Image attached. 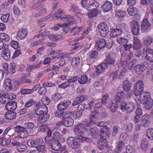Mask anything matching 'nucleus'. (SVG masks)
<instances>
[{
    "label": "nucleus",
    "instance_id": "51",
    "mask_svg": "<svg viewBox=\"0 0 153 153\" xmlns=\"http://www.w3.org/2000/svg\"><path fill=\"white\" fill-rule=\"evenodd\" d=\"M118 69L117 70L115 71L110 73L109 75V77H112L113 80L115 79L118 77V71H119V67L118 66Z\"/></svg>",
    "mask_w": 153,
    "mask_h": 153
},
{
    "label": "nucleus",
    "instance_id": "29",
    "mask_svg": "<svg viewBox=\"0 0 153 153\" xmlns=\"http://www.w3.org/2000/svg\"><path fill=\"white\" fill-rule=\"evenodd\" d=\"M112 7V4L110 2L108 1L105 2L102 6V8L105 12H108L111 10Z\"/></svg>",
    "mask_w": 153,
    "mask_h": 153
},
{
    "label": "nucleus",
    "instance_id": "9",
    "mask_svg": "<svg viewBox=\"0 0 153 153\" xmlns=\"http://www.w3.org/2000/svg\"><path fill=\"white\" fill-rule=\"evenodd\" d=\"M148 63L145 62L141 65H137L134 66V69L137 74H140L147 67Z\"/></svg>",
    "mask_w": 153,
    "mask_h": 153
},
{
    "label": "nucleus",
    "instance_id": "11",
    "mask_svg": "<svg viewBox=\"0 0 153 153\" xmlns=\"http://www.w3.org/2000/svg\"><path fill=\"white\" fill-rule=\"evenodd\" d=\"M141 30L143 33H147L151 28V24L147 19H145L142 21L141 25Z\"/></svg>",
    "mask_w": 153,
    "mask_h": 153
},
{
    "label": "nucleus",
    "instance_id": "17",
    "mask_svg": "<svg viewBox=\"0 0 153 153\" xmlns=\"http://www.w3.org/2000/svg\"><path fill=\"white\" fill-rule=\"evenodd\" d=\"M27 31L25 28L19 30L16 36L18 39H25L27 36Z\"/></svg>",
    "mask_w": 153,
    "mask_h": 153
},
{
    "label": "nucleus",
    "instance_id": "2",
    "mask_svg": "<svg viewBox=\"0 0 153 153\" xmlns=\"http://www.w3.org/2000/svg\"><path fill=\"white\" fill-rule=\"evenodd\" d=\"M126 27V24L121 23L116 26L115 27L111 28L110 30L111 37L114 38L121 35L123 33Z\"/></svg>",
    "mask_w": 153,
    "mask_h": 153
},
{
    "label": "nucleus",
    "instance_id": "25",
    "mask_svg": "<svg viewBox=\"0 0 153 153\" xmlns=\"http://www.w3.org/2000/svg\"><path fill=\"white\" fill-rule=\"evenodd\" d=\"M96 45L98 46V50L103 49L106 46V41L104 39H98L96 42Z\"/></svg>",
    "mask_w": 153,
    "mask_h": 153
},
{
    "label": "nucleus",
    "instance_id": "15",
    "mask_svg": "<svg viewBox=\"0 0 153 153\" xmlns=\"http://www.w3.org/2000/svg\"><path fill=\"white\" fill-rule=\"evenodd\" d=\"M67 142L68 144L74 149H76L78 146V142L73 137H69L67 139Z\"/></svg>",
    "mask_w": 153,
    "mask_h": 153
},
{
    "label": "nucleus",
    "instance_id": "57",
    "mask_svg": "<svg viewBox=\"0 0 153 153\" xmlns=\"http://www.w3.org/2000/svg\"><path fill=\"white\" fill-rule=\"evenodd\" d=\"M10 45L15 49H17L20 47L19 43L16 41H12L10 42Z\"/></svg>",
    "mask_w": 153,
    "mask_h": 153
},
{
    "label": "nucleus",
    "instance_id": "23",
    "mask_svg": "<svg viewBox=\"0 0 153 153\" xmlns=\"http://www.w3.org/2000/svg\"><path fill=\"white\" fill-rule=\"evenodd\" d=\"M133 40V43L132 45L133 48L136 50L140 49L141 47L140 40L136 37H134Z\"/></svg>",
    "mask_w": 153,
    "mask_h": 153
},
{
    "label": "nucleus",
    "instance_id": "49",
    "mask_svg": "<svg viewBox=\"0 0 153 153\" xmlns=\"http://www.w3.org/2000/svg\"><path fill=\"white\" fill-rule=\"evenodd\" d=\"M0 39L7 42L9 41L10 37L6 34L0 33Z\"/></svg>",
    "mask_w": 153,
    "mask_h": 153
},
{
    "label": "nucleus",
    "instance_id": "19",
    "mask_svg": "<svg viewBox=\"0 0 153 153\" xmlns=\"http://www.w3.org/2000/svg\"><path fill=\"white\" fill-rule=\"evenodd\" d=\"M118 102L115 100H112L108 104V108L111 110L112 112H115L118 108Z\"/></svg>",
    "mask_w": 153,
    "mask_h": 153
},
{
    "label": "nucleus",
    "instance_id": "36",
    "mask_svg": "<svg viewBox=\"0 0 153 153\" xmlns=\"http://www.w3.org/2000/svg\"><path fill=\"white\" fill-rule=\"evenodd\" d=\"M62 137L60 133L57 131H55L53 134V138L50 140H54L56 141H59Z\"/></svg>",
    "mask_w": 153,
    "mask_h": 153
},
{
    "label": "nucleus",
    "instance_id": "31",
    "mask_svg": "<svg viewBox=\"0 0 153 153\" xmlns=\"http://www.w3.org/2000/svg\"><path fill=\"white\" fill-rule=\"evenodd\" d=\"M147 101H144V102L141 103L144 105V107L146 110H150L153 105V100L152 99L148 100Z\"/></svg>",
    "mask_w": 153,
    "mask_h": 153
},
{
    "label": "nucleus",
    "instance_id": "50",
    "mask_svg": "<svg viewBox=\"0 0 153 153\" xmlns=\"http://www.w3.org/2000/svg\"><path fill=\"white\" fill-rule=\"evenodd\" d=\"M74 131L75 136L77 138V137H79L82 136L84 133L82 130L76 129L74 128Z\"/></svg>",
    "mask_w": 153,
    "mask_h": 153
},
{
    "label": "nucleus",
    "instance_id": "33",
    "mask_svg": "<svg viewBox=\"0 0 153 153\" xmlns=\"http://www.w3.org/2000/svg\"><path fill=\"white\" fill-rule=\"evenodd\" d=\"M50 115L47 113L44 114L41 116H40L38 119V121L40 123H43L46 122L49 119Z\"/></svg>",
    "mask_w": 153,
    "mask_h": 153
},
{
    "label": "nucleus",
    "instance_id": "34",
    "mask_svg": "<svg viewBox=\"0 0 153 153\" xmlns=\"http://www.w3.org/2000/svg\"><path fill=\"white\" fill-rule=\"evenodd\" d=\"M87 80V76L85 74H83L81 76L78 77V82L80 84H84L86 83Z\"/></svg>",
    "mask_w": 153,
    "mask_h": 153
},
{
    "label": "nucleus",
    "instance_id": "26",
    "mask_svg": "<svg viewBox=\"0 0 153 153\" xmlns=\"http://www.w3.org/2000/svg\"><path fill=\"white\" fill-rule=\"evenodd\" d=\"M99 3L96 2H89L86 9L90 11L92 10H98L97 8L99 7Z\"/></svg>",
    "mask_w": 153,
    "mask_h": 153
},
{
    "label": "nucleus",
    "instance_id": "14",
    "mask_svg": "<svg viewBox=\"0 0 153 153\" xmlns=\"http://www.w3.org/2000/svg\"><path fill=\"white\" fill-rule=\"evenodd\" d=\"M90 124H95L96 120L99 117L100 114L98 111H94L91 112L89 114Z\"/></svg>",
    "mask_w": 153,
    "mask_h": 153
},
{
    "label": "nucleus",
    "instance_id": "27",
    "mask_svg": "<svg viewBox=\"0 0 153 153\" xmlns=\"http://www.w3.org/2000/svg\"><path fill=\"white\" fill-rule=\"evenodd\" d=\"M3 52L1 53V56L6 60L7 61L10 59V51L8 48H5Z\"/></svg>",
    "mask_w": 153,
    "mask_h": 153
},
{
    "label": "nucleus",
    "instance_id": "62",
    "mask_svg": "<svg viewBox=\"0 0 153 153\" xmlns=\"http://www.w3.org/2000/svg\"><path fill=\"white\" fill-rule=\"evenodd\" d=\"M26 146L25 145L21 143L20 145L18 147L17 150L19 152H22L26 149Z\"/></svg>",
    "mask_w": 153,
    "mask_h": 153
},
{
    "label": "nucleus",
    "instance_id": "13",
    "mask_svg": "<svg viewBox=\"0 0 153 153\" xmlns=\"http://www.w3.org/2000/svg\"><path fill=\"white\" fill-rule=\"evenodd\" d=\"M125 96L124 92L122 90L118 88L117 89V92L115 94L114 100L118 102H122L123 101V99Z\"/></svg>",
    "mask_w": 153,
    "mask_h": 153
},
{
    "label": "nucleus",
    "instance_id": "28",
    "mask_svg": "<svg viewBox=\"0 0 153 153\" xmlns=\"http://www.w3.org/2000/svg\"><path fill=\"white\" fill-rule=\"evenodd\" d=\"M132 83L128 80H125L123 82V87L125 91H130L132 87Z\"/></svg>",
    "mask_w": 153,
    "mask_h": 153
},
{
    "label": "nucleus",
    "instance_id": "59",
    "mask_svg": "<svg viewBox=\"0 0 153 153\" xmlns=\"http://www.w3.org/2000/svg\"><path fill=\"white\" fill-rule=\"evenodd\" d=\"M110 129L109 127L108 126H104V127L100 128V133L101 132L102 133L100 135H104V133L106 134L108 132V130Z\"/></svg>",
    "mask_w": 153,
    "mask_h": 153
},
{
    "label": "nucleus",
    "instance_id": "54",
    "mask_svg": "<svg viewBox=\"0 0 153 153\" xmlns=\"http://www.w3.org/2000/svg\"><path fill=\"white\" fill-rule=\"evenodd\" d=\"M120 103V106L121 110L123 111H124L126 110L127 109V104L126 102L124 101H122V102H119Z\"/></svg>",
    "mask_w": 153,
    "mask_h": 153
},
{
    "label": "nucleus",
    "instance_id": "38",
    "mask_svg": "<svg viewBox=\"0 0 153 153\" xmlns=\"http://www.w3.org/2000/svg\"><path fill=\"white\" fill-rule=\"evenodd\" d=\"M80 64V59L78 57L74 58L72 60L71 64L75 69Z\"/></svg>",
    "mask_w": 153,
    "mask_h": 153
},
{
    "label": "nucleus",
    "instance_id": "56",
    "mask_svg": "<svg viewBox=\"0 0 153 153\" xmlns=\"http://www.w3.org/2000/svg\"><path fill=\"white\" fill-rule=\"evenodd\" d=\"M126 151L125 153H134L135 150L133 146L129 145L126 147Z\"/></svg>",
    "mask_w": 153,
    "mask_h": 153
},
{
    "label": "nucleus",
    "instance_id": "24",
    "mask_svg": "<svg viewBox=\"0 0 153 153\" xmlns=\"http://www.w3.org/2000/svg\"><path fill=\"white\" fill-rule=\"evenodd\" d=\"M16 116V113L13 111H8L4 114L5 118L8 120H12L14 119Z\"/></svg>",
    "mask_w": 153,
    "mask_h": 153
},
{
    "label": "nucleus",
    "instance_id": "45",
    "mask_svg": "<svg viewBox=\"0 0 153 153\" xmlns=\"http://www.w3.org/2000/svg\"><path fill=\"white\" fill-rule=\"evenodd\" d=\"M126 13L125 11L119 10L117 11L115 13V16L118 18H123L126 15Z\"/></svg>",
    "mask_w": 153,
    "mask_h": 153
},
{
    "label": "nucleus",
    "instance_id": "41",
    "mask_svg": "<svg viewBox=\"0 0 153 153\" xmlns=\"http://www.w3.org/2000/svg\"><path fill=\"white\" fill-rule=\"evenodd\" d=\"M91 11L87 13V15L89 18H91L97 16L98 15V10H92Z\"/></svg>",
    "mask_w": 153,
    "mask_h": 153
},
{
    "label": "nucleus",
    "instance_id": "4",
    "mask_svg": "<svg viewBox=\"0 0 153 153\" xmlns=\"http://www.w3.org/2000/svg\"><path fill=\"white\" fill-rule=\"evenodd\" d=\"M45 141L46 143H48L49 147L54 151H59L61 149L64 150L65 149V146L63 148L61 147V144L59 141L50 140L48 137H47L45 138Z\"/></svg>",
    "mask_w": 153,
    "mask_h": 153
},
{
    "label": "nucleus",
    "instance_id": "20",
    "mask_svg": "<svg viewBox=\"0 0 153 153\" xmlns=\"http://www.w3.org/2000/svg\"><path fill=\"white\" fill-rule=\"evenodd\" d=\"M152 99L151 98V94L149 92H143L140 96V100L141 103L144 102V101Z\"/></svg>",
    "mask_w": 153,
    "mask_h": 153
},
{
    "label": "nucleus",
    "instance_id": "42",
    "mask_svg": "<svg viewBox=\"0 0 153 153\" xmlns=\"http://www.w3.org/2000/svg\"><path fill=\"white\" fill-rule=\"evenodd\" d=\"M149 145V143L148 140L146 139H143L141 144V148L144 150H146Z\"/></svg>",
    "mask_w": 153,
    "mask_h": 153
},
{
    "label": "nucleus",
    "instance_id": "8",
    "mask_svg": "<svg viewBox=\"0 0 153 153\" xmlns=\"http://www.w3.org/2000/svg\"><path fill=\"white\" fill-rule=\"evenodd\" d=\"M130 27L133 34L137 36L140 34V25L137 21H133L130 22Z\"/></svg>",
    "mask_w": 153,
    "mask_h": 153
},
{
    "label": "nucleus",
    "instance_id": "58",
    "mask_svg": "<svg viewBox=\"0 0 153 153\" xmlns=\"http://www.w3.org/2000/svg\"><path fill=\"white\" fill-rule=\"evenodd\" d=\"M109 96L107 94L103 95L101 103L103 105L107 104L108 102V99L109 98Z\"/></svg>",
    "mask_w": 153,
    "mask_h": 153
},
{
    "label": "nucleus",
    "instance_id": "21",
    "mask_svg": "<svg viewBox=\"0 0 153 153\" xmlns=\"http://www.w3.org/2000/svg\"><path fill=\"white\" fill-rule=\"evenodd\" d=\"M17 106V103L13 100H11L7 103L5 106V109L7 111H13L16 108Z\"/></svg>",
    "mask_w": 153,
    "mask_h": 153
},
{
    "label": "nucleus",
    "instance_id": "30",
    "mask_svg": "<svg viewBox=\"0 0 153 153\" xmlns=\"http://www.w3.org/2000/svg\"><path fill=\"white\" fill-rule=\"evenodd\" d=\"M71 22L69 21L68 22L66 23H65L63 24H58L57 25L60 27H64L62 28V30L63 32L65 33H66L70 30V27H67L69 26V24Z\"/></svg>",
    "mask_w": 153,
    "mask_h": 153
},
{
    "label": "nucleus",
    "instance_id": "60",
    "mask_svg": "<svg viewBox=\"0 0 153 153\" xmlns=\"http://www.w3.org/2000/svg\"><path fill=\"white\" fill-rule=\"evenodd\" d=\"M150 124V123L141 121V124L138 125V127L139 128L138 129H140V127H141L142 126L145 128H148Z\"/></svg>",
    "mask_w": 153,
    "mask_h": 153
},
{
    "label": "nucleus",
    "instance_id": "37",
    "mask_svg": "<svg viewBox=\"0 0 153 153\" xmlns=\"http://www.w3.org/2000/svg\"><path fill=\"white\" fill-rule=\"evenodd\" d=\"M24 126L26 130L28 129L32 130L36 128V126L33 123L29 122L24 123Z\"/></svg>",
    "mask_w": 153,
    "mask_h": 153
},
{
    "label": "nucleus",
    "instance_id": "7",
    "mask_svg": "<svg viewBox=\"0 0 153 153\" xmlns=\"http://www.w3.org/2000/svg\"><path fill=\"white\" fill-rule=\"evenodd\" d=\"M15 132L17 133V134L20 138H23L26 137L28 134V133L24 127L17 125L14 128Z\"/></svg>",
    "mask_w": 153,
    "mask_h": 153
},
{
    "label": "nucleus",
    "instance_id": "46",
    "mask_svg": "<svg viewBox=\"0 0 153 153\" xmlns=\"http://www.w3.org/2000/svg\"><path fill=\"white\" fill-rule=\"evenodd\" d=\"M120 131V128L118 126H114L112 128V132L111 133L113 137H116L117 135L119 133Z\"/></svg>",
    "mask_w": 153,
    "mask_h": 153
},
{
    "label": "nucleus",
    "instance_id": "35",
    "mask_svg": "<svg viewBox=\"0 0 153 153\" xmlns=\"http://www.w3.org/2000/svg\"><path fill=\"white\" fill-rule=\"evenodd\" d=\"M153 42V38L150 36L146 37L143 39V43L144 45H150Z\"/></svg>",
    "mask_w": 153,
    "mask_h": 153
},
{
    "label": "nucleus",
    "instance_id": "64",
    "mask_svg": "<svg viewBox=\"0 0 153 153\" xmlns=\"http://www.w3.org/2000/svg\"><path fill=\"white\" fill-rule=\"evenodd\" d=\"M9 16L10 14L9 13L5 14L1 16V19L4 22H7L8 21Z\"/></svg>",
    "mask_w": 153,
    "mask_h": 153
},
{
    "label": "nucleus",
    "instance_id": "63",
    "mask_svg": "<svg viewBox=\"0 0 153 153\" xmlns=\"http://www.w3.org/2000/svg\"><path fill=\"white\" fill-rule=\"evenodd\" d=\"M105 141L99 140L98 143V147L100 150H102L104 148Z\"/></svg>",
    "mask_w": 153,
    "mask_h": 153
},
{
    "label": "nucleus",
    "instance_id": "53",
    "mask_svg": "<svg viewBox=\"0 0 153 153\" xmlns=\"http://www.w3.org/2000/svg\"><path fill=\"white\" fill-rule=\"evenodd\" d=\"M36 148L38 152H45V146L44 145H39L36 146Z\"/></svg>",
    "mask_w": 153,
    "mask_h": 153
},
{
    "label": "nucleus",
    "instance_id": "18",
    "mask_svg": "<svg viewBox=\"0 0 153 153\" xmlns=\"http://www.w3.org/2000/svg\"><path fill=\"white\" fill-rule=\"evenodd\" d=\"M89 131L91 135L95 139H97L100 135V131L96 127L90 128Z\"/></svg>",
    "mask_w": 153,
    "mask_h": 153
},
{
    "label": "nucleus",
    "instance_id": "40",
    "mask_svg": "<svg viewBox=\"0 0 153 153\" xmlns=\"http://www.w3.org/2000/svg\"><path fill=\"white\" fill-rule=\"evenodd\" d=\"M137 9L134 7H128L127 9V11L130 16H134L137 13Z\"/></svg>",
    "mask_w": 153,
    "mask_h": 153
},
{
    "label": "nucleus",
    "instance_id": "55",
    "mask_svg": "<svg viewBox=\"0 0 153 153\" xmlns=\"http://www.w3.org/2000/svg\"><path fill=\"white\" fill-rule=\"evenodd\" d=\"M151 117L150 115L147 114L144 115L142 117L141 121H145L146 122L150 123Z\"/></svg>",
    "mask_w": 153,
    "mask_h": 153
},
{
    "label": "nucleus",
    "instance_id": "47",
    "mask_svg": "<svg viewBox=\"0 0 153 153\" xmlns=\"http://www.w3.org/2000/svg\"><path fill=\"white\" fill-rule=\"evenodd\" d=\"M134 105L133 102L128 103L127 109L126 110L127 113H130L133 111L134 109Z\"/></svg>",
    "mask_w": 153,
    "mask_h": 153
},
{
    "label": "nucleus",
    "instance_id": "32",
    "mask_svg": "<svg viewBox=\"0 0 153 153\" xmlns=\"http://www.w3.org/2000/svg\"><path fill=\"white\" fill-rule=\"evenodd\" d=\"M44 108H37L35 110V112L36 114L37 115H43L44 114H45L48 112V108L45 106V109Z\"/></svg>",
    "mask_w": 153,
    "mask_h": 153
},
{
    "label": "nucleus",
    "instance_id": "39",
    "mask_svg": "<svg viewBox=\"0 0 153 153\" xmlns=\"http://www.w3.org/2000/svg\"><path fill=\"white\" fill-rule=\"evenodd\" d=\"M77 42L76 40H74L71 41L69 43V45H76V46L74 47L73 48V49L74 50H76L79 47H81L83 45V44L82 43H81L80 44H79V42L76 43Z\"/></svg>",
    "mask_w": 153,
    "mask_h": 153
},
{
    "label": "nucleus",
    "instance_id": "43",
    "mask_svg": "<svg viewBox=\"0 0 153 153\" xmlns=\"http://www.w3.org/2000/svg\"><path fill=\"white\" fill-rule=\"evenodd\" d=\"M117 41L120 45H125L128 43V40L127 39L124 37H121L117 39Z\"/></svg>",
    "mask_w": 153,
    "mask_h": 153
},
{
    "label": "nucleus",
    "instance_id": "10",
    "mask_svg": "<svg viewBox=\"0 0 153 153\" xmlns=\"http://www.w3.org/2000/svg\"><path fill=\"white\" fill-rule=\"evenodd\" d=\"M144 54L146 55L145 59L151 62H153V49L147 48L143 49Z\"/></svg>",
    "mask_w": 153,
    "mask_h": 153
},
{
    "label": "nucleus",
    "instance_id": "48",
    "mask_svg": "<svg viewBox=\"0 0 153 153\" xmlns=\"http://www.w3.org/2000/svg\"><path fill=\"white\" fill-rule=\"evenodd\" d=\"M83 29V27L82 26L80 27H79L78 26H76L74 27L71 30V32H72L75 30V32L74 33L73 35L75 36L80 31H81Z\"/></svg>",
    "mask_w": 153,
    "mask_h": 153
},
{
    "label": "nucleus",
    "instance_id": "3",
    "mask_svg": "<svg viewBox=\"0 0 153 153\" xmlns=\"http://www.w3.org/2000/svg\"><path fill=\"white\" fill-rule=\"evenodd\" d=\"M72 115V112L71 111H68L64 113V115L62 116V123L65 126L71 127L73 125L74 120L71 117Z\"/></svg>",
    "mask_w": 153,
    "mask_h": 153
},
{
    "label": "nucleus",
    "instance_id": "61",
    "mask_svg": "<svg viewBox=\"0 0 153 153\" xmlns=\"http://www.w3.org/2000/svg\"><path fill=\"white\" fill-rule=\"evenodd\" d=\"M20 92L22 94H29L32 92L31 89L21 88Z\"/></svg>",
    "mask_w": 153,
    "mask_h": 153
},
{
    "label": "nucleus",
    "instance_id": "44",
    "mask_svg": "<svg viewBox=\"0 0 153 153\" xmlns=\"http://www.w3.org/2000/svg\"><path fill=\"white\" fill-rule=\"evenodd\" d=\"M147 136L150 140H153V128H148L146 132Z\"/></svg>",
    "mask_w": 153,
    "mask_h": 153
},
{
    "label": "nucleus",
    "instance_id": "1",
    "mask_svg": "<svg viewBox=\"0 0 153 153\" xmlns=\"http://www.w3.org/2000/svg\"><path fill=\"white\" fill-rule=\"evenodd\" d=\"M105 61V62H102L98 65L96 68V71L93 74L94 78H96L104 73L105 70L108 68L109 65H114L116 62V60L111 55L108 54L106 56Z\"/></svg>",
    "mask_w": 153,
    "mask_h": 153
},
{
    "label": "nucleus",
    "instance_id": "16",
    "mask_svg": "<svg viewBox=\"0 0 153 153\" xmlns=\"http://www.w3.org/2000/svg\"><path fill=\"white\" fill-rule=\"evenodd\" d=\"M62 11L61 9H59L58 11L54 14L53 16L57 19H59V20L64 21V19H67L68 18H71L72 17L69 15H62Z\"/></svg>",
    "mask_w": 153,
    "mask_h": 153
},
{
    "label": "nucleus",
    "instance_id": "6",
    "mask_svg": "<svg viewBox=\"0 0 153 153\" xmlns=\"http://www.w3.org/2000/svg\"><path fill=\"white\" fill-rule=\"evenodd\" d=\"M144 85L142 81H139L137 82L134 85V94L136 96H140L143 92Z\"/></svg>",
    "mask_w": 153,
    "mask_h": 153
},
{
    "label": "nucleus",
    "instance_id": "5",
    "mask_svg": "<svg viewBox=\"0 0 153 153\" xmlns=\"http://www.w3.org/2000/svg\"><path fill=\"white\" fill-rule=\"evenodd\" d=\"M100 36L105 37L108 35L109 32L108 26L105 22H102L99 24L98 26Z\"/></svg>",
    "mask_w": 153,
    "mask_h": 153
},
{
    "label": "nucleus",
    "instance_id": "52",
    "mask_svg": "<svg viewBox=\"0 0 153 153\" xmlns=\"http://www.w3.org/2000/svg\"><path fill=\"white\" fill-rule=\"evenodd\" d=\"M88 105L86 104H80L77 107V110L83 111L85 109H87Z\"/></svg>",
    "mask_w": 153,
    "mask_h": 153
},
{
    "label": "nucleus",
    "instance_id": "12",
    "mask_svg": "<svg viewBox=\"0 0 153 153\" xmlns=\"http://www.w3.org/2000/svg\"><path fill=\"white\" fill-rule=\"evenodd\" d=\"M58 111L54 112V115L56 117H61L64 115L63 111L66 108L62 102H60L57 106Z\"/></svg>",
    "mask_w": 153,
    "mask_h": 153
},
{
    "label": "nucleus",
    "instance_id": "22",
    "mask_svg": "<svg viewBox=\"0 0 153 153\" xmlns=\"http://www.w3.org/2000/svg\"><path fill=\"white\" fill-rule=\"evenodd\" d=\"M85 98L86 97L85 95L78 96L73 100L72 103V105L74 106L77 105L83 102Z\"/></svg>",
    "mask_w": 153,
    "mask_h": 153
}]
</instances>
